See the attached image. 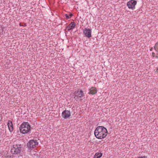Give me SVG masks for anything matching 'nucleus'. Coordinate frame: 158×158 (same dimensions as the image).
<instances>
[{
    "label": "nucleus",
    "mask_w": 158,
    "mask_h": 158,
    "mask_svg": "<svg viewBox=\"0 0 158 158\" xmlns=\"http://www.w3.org/2000/svg\"><path fill=\"white\" fill-rule=\"evenodd\" d=\"M30 128L31 127L29 123L27 122H24L21 125L19 129L21 133L25 134L29 131Z\"/></svg>",
    "instance_id": "obj_2"
},
{
    "label": "nucleus",
    "mask_w": 158,
    "mask_h": 158,
    "mask_svg": "<svg viewBox=\"0 0 158 158\" xmlns=\"http://www.w3.org/2000/svg\"><path fill=\"white\" fill-rule=\"evenodd\" d=\"M156 58H158V56H155Z\"/></svg>",
    "instance_id": "obj_21"
},
{
    "label": "nucleus",
    "mask_w": 158,
    "mask_h": 158,
    "mask_svg": "<svg viewBox=\"0 0 158 158\" xmlns=\"http://www.w3.org/2000/svg\"><path fill=\"white\" fill-rule=\"evenodd\" d=\"M73 15L71 13L69 14V15H68L67 14H65L64 15V16L66 17L67 19L70 18Z\"/></svg>",
    "instance_id": "obj_13"
},
{
    "label": "nucleus",
    "mask_w": 158,
    "mask_h": 158,
    "mask_svg": "<svg viewBox=\"0 0 158 158\" xmlns=\"http://www.w3.org/2000/svg\"><path fill=\"white\" fill-rule=\"evenodd\" d=\"M84 96L83 91L78 90L75 91L74 94V98L77 101L81 100V98Z\"/></svg>",
    "instance_id": "obj_3"
},
{
    "label": "nucleus",
    "mask_w": 158,
    "mask_h": 158,
    "mask_svg": "<svg viewBox=\"0 0 158 158\" xmlns=\"http://www.w3.org/2000/svg\"><path fill=\"white\" fill-rule=\"evenodd\" d=\"M152 49H153V48H152L150 49V51H152Z\"/></svg>",
    "instance_id": "obj_20"
},
{
    "label": "nucleus",
    "mask_w": 158,
    "mask_h": 158,
    "mask_svg": "<svg viewBox=\"0 0 158 158\" xmlns=\"http://www.w3.org/2000/svg\"><path fill=\"white\" fill-rule=\"evenodd\" d=\"M107 131L106 128L102 126H98L95 129L94 134L98 139H104L107 135Z\"/></svg>",
    "instance_id": "obj_1"
},
{
    "label": "nucleus",
    "mask_w": 158,
    "mask_h": 158,
    "mask_svg": "<svg viewBox=\"0 0 158 158\" xmlns=\"http://www.w3.org/2000/svg\"><path fill=\"white\" fill-rule=\"evenodd\" d=\"M7 125L10 131V132L12 131L13 128L12 122L10 120L8 122Z\"/></svg>",
    "instance_id": "obj_11"
},
{
    "label": "nucleus",
    "mask_w": 158,
    "mask_h": 158,
    "mask_svg": "<svg viewBox=\"0 0 158 158\" xmlns=\"http://www.w3.org/2000/svg\"><path fill=\"white\" fill-rule=\"evenodd\" d=\"M138 158H147V157L145 156H140Z\"/></svg>",
    "instance_id": "obj_16"
},
{
    "label": "nucleus",
    "mask_w": 158,
    "mask_h": 158,
    "mask_svg": "<svg viewBox=\"0 0 158 158\" xmlns=\"http://www.w3.org/2000/svg\"><path fill=\"white\" fill-rule=\"evenodd\" d=\"M19 25L20 26H26V25L25 24L24 25H21V23H20L19 24Z\"/></svg>",
    "instance_id": "obj_18"
},
{
    "label": "nucleus",
    "mask_w": 158,
    "mask_h": 158,
    "mask_svg": "<svg viewBox=\"0 0 158 158\" xmlns=\"http://www.w3.org/2000/svg\"><path fill=\"white\" fill-rule=\"evenodd\" d=\"M137 3L135 0H131L127 2V5L130 9L133 10L135 8V6Z\"/></svg>",
    "instance_id": "obj_6"
},
{
    "label": "nucleus",
    "mask_w": 158,
    "mask_h": 158,
    "mask_svg": "<svg viewBox=\"0 0 158 158\" xmlns=\"http://www.w3.org/2000/svg\"><path fill=\"white\" fill-rule=\"evenodd\" d=\"M156 72H157V73H158V69H157L156 70Z\"/></svg>",
    "instance_id": "obj_19"
},
{
    "label": "nucleus",
    "mask_w": 158,
    "mask_h": 158,
    "mask_svg": "<svg viewBox=\"0 0 158 158\" xmlns=\"http://www.w3.org/2000/svg\"><path fill=\"white\" fill-rule=\"evenodd\" d=\"M155 53L154 52H152V56L153 57H155Z\"/></svg>",
    "instance_id": "obj_17"
},
{
    "label": "nucleus",
    "mask_w": 158,
    "mask_h": 158,
    "mask_svg": "<svg viewBox=\"0 0 158 158\" xmlns=\"http://www.w3.org/2000/svg\"><path fill=\"white\" fill-rule=\"evenodd\" d=\"M75 26V23L74 22L71 23L66 28V29L69 31L74 28Z\"/></svg>",
    "instance_id": "obj_10"
},
{
    "label": "nucleus",
    "mask_w": 158,
    "mask_h": 158,
    "mask_svg": "<svg viewBox=\"0 0 158 158\" xmlns=\"http://www.w3.org/2000/svg\"><path fill=\"white\" fill-rule=\"evenodd\" d=\"M38 145V142L36 140H30L27 144L29 148H34L36 147Z\"/></svg>",
    "instance_id": "obj_5"
},
{
    "label": "nucleus",
    "mask_w": 158,
    "mask_h": 158,
    "mask_svg": "<svg viewBox=\"0 0 158 158\" xmlns=\"http://www.w3.org/2000/svg\"><path fill=\"white\" fill-rule=\"evenodd\" d=\"M155 50L158 52V42L156 43L154 47Z\"/></svg>",
    "instance_id": "obj_14"
},
{
    "label": "nucleus",
    "mask_w": 158,
    "mask_h": 158,
    "mask_svg": "<svg viewBox=\"0 0 158 158\" xmlns=\"http://www.w3.org/2000/svg\"><path fill=\"white\" fill-rule=\"evenodd\" d=\"M62 116L64 119H67L69 118L71 116V113L70 111L65 110L62 113Z\"/></svg>",
    "instance_id": "obj_7"
},
{
    "label": "nucleus",
    "mask_w": 158,
    "mask_h": 158,
    "mask_svg": "<svg viewBox=\"0 0 158 158\" xmlns=\"http://www.w3.org/2000/svg\"><path fill=\"white\" fill-rule=\"evenodd\" d=\"M20 145L18 144H14L11 150V153L14 154H18L20 152Z\"/></svg>",
    "instance_id": "obj_4"
},
{
    "label": "nucleus",
    "mask_w": 158,
    "mask_h": 158,
    "mask_svg": "<svg viewBox=\"0 0 158 158\" xmlns=\"http://www.w3.org/2000/svg\"><path fill=\"white\" fill-rule=\"evenodd\" d=\"M83 32L86 37L90 38L91 36V31L89 29L86 28L84 29Z\"/></svg>",
    "instance_id": "obj_8"
},
{
    "label": "nucleus",
    "mask_w": 158,
    "mask_h": 158,
    "mask_svg": "<svg viewBox=\"0 0 158 158\" xmlns=\"http://www.w3.org/2000/svg\"><path fill=\"white\" fill-rule=\"evenodd\" d=\"M4 158H13V156H5Z\"/></svg>",
    "instance_id": "obj_15"
},
{
    "label": "nucleus",
    "mask_w": 158,
    "mask_h": 158,
    "mask_svg": "<svg viewBox=\"0 0 158 158\" xmlns=\"http://www.w3.org/2000/svg\"><path fill=\"white\" fill-rule=\"evenodd\" d=\"M102 155V154L101 152H98L95 153L94 156V158H100Z\"/></svg>",
    "instance_id": "obj_12"
},
{
    "label": "nucleus",
    "mask_w": 158,
    "mask_h": 158,
    "mask_svg": "<svg viewBox=\"0 0 158 158\" xmlns=\"http://www.w3.org/2000/svg\"><path fill=\"white\" fill-rule=\"evenodd\" d=\"M89 94H91L92 95L94 94H96L98 92V90L96 88L94 87H91L89 89Z\"/></svg>",
    "instance_id": "obj_9"
}]
</instances>
